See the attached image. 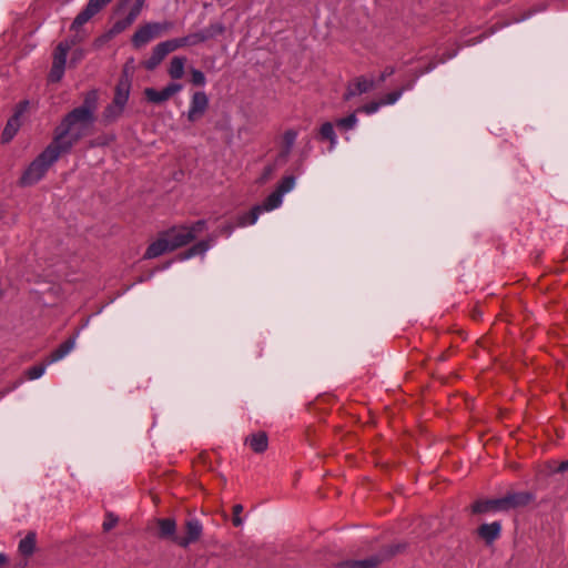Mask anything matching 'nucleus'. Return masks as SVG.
Wrapping results in <instances>:
<instances>
[{"instance_id": "obj_1", "label": "nucleus", "mask_w": 568, "mask_h": 568, "mask_svg": "<svg viewBox=\"0 0 568 568\" xmlns=\"http://www.w3.org/2000/svg\"><path fill=\"white\" fill-rule=\"evenodd\" d=\"M98 100L97 90L88 91L83 103L64 114L55 126L51 143L63 154L70 153L80 140L91 133L97 120Z\"/></svg>"}, {"instance_id": "obj_2", "label": "nucleus", "mask_w": 568, "mask_h": 568, "mask_svg": "<svg viewBox=\"0 0 568 568\" xmlns=\"http://www.w3.org/2000/svg\"><path fill=\"white\" fill-rule=\"evenodd\" d=\"M195 240L189 226L180 225L173 226L164 232H161L156 241L152 242L145 250L144 258L151 260L161 256L164 253L175 251L183 247Z\"/></svg>"}, {"instance_id": "obj_3", "label": "nucleus", "mask_w": 568, "mask_h": 568, "mask_svg": "<svg viewBox=\"0 0 568 568\" xmlns=\"http://www.w3.org/2000/svg\"><path fill=\"white\" fill-rule=\"evenodd\" d=\"M62 154L55 145L50 143L23 171L19 185L26 187L37 184Z\"/></svg>"}, {"instance_id": "obj_4", "label": "nucleus", "mask_w": 568, "mask_h": 568, "mask_svg": "<svg viewBox=\"0 0 568 568\" xmlns=\"http://www.w3.org/2000/svg\"><path fill=\"white\" fill-rule=\"evenodd\" d=\"M405 548L404 545H390L381 550L379 554L373 555L362 560H344L338 562L335 568H377L383 561L392 558Z\"/></svg>"}, {"instance_id": "obj_5", "label": "nucleus", "mask_w": 568, "mask_h": 568, "mask_svg": "<svg viewBox=\"0 0 568 568\" xmlns=\"http://www.w3.org/2000/svg\"><path fill=\"white\" fill-rule=\"evenodd\" d=\"M81 39L77 40L73 39L71 41L64 40L61 41L53 52V61L52 67L49 73V81L50 82H59L64 74L65 70V63H67V55L70 51L71 47L75 44L77 41H80Z\"/></svg>"}, {"instance_id": "obj_6", "label": "nucleus", "mask_w": 568, "mask_h": 568, "mask_svg": "<svg viewBox=\"0 0 568 568\" xmlns=\"http://www.w3.org/2000/svg\"><path fill=\"white\" fill-rule=\"evenodd\" d=\"M170 28V23L164 22H152L146 23L142 27H140L132 37V44L134 48L139 49L150 41H152L154 38L161 36L163 32H165Z\"/></svg>"}, {"instance_id": "obj_7", "label": "nucleus", "mask_w": 568, "mask_h": 568, "mask_svg": "<svg viewBox=\"0 0 568 568\" xmlns=\"http://www.w3.org/2000/svg\"><path fill=\"white\" fill-rule=\"evenodd\" d=\"M112 0H89L84 9H82L74 18L71 30L78 31L84 23L99 13Z\"/></svg>"}, {"instance_id": "obj_8", "label": "nucleus", "mask_w": 568, "mask_h": 568, "mask_svg": "<svg viewBox=\"0 0 568 568\" xmlns=\"http://www.w3.org/2000/svg\"><path fill=\"white\" fill-rule=\"evenodd\" d=\"M182 89L183 85L181 83L171 82L160 91L154 88H145L143 93L148 102L161 104L182 91Z\"/></svg>"}, {"instance_id": "obj_9", "label": "nucleus", "mask_w": 568, "mask_h": 568, "mask_svg": "<svg viewBox=\"0 0 568 568\" xmlns=\"http://www.w3.org/2000/svg\"><path fill=\"white\" fill-rule=\"evenodd\" d=\"M203 527L199 519L190 518L185 521V536L175 539V544L182 548H187L191 544L197 541L202 536Z\"/></svg>"}, {"instance_id": "obj_10", "label": "nucleus", "mask_w": 568, "mask_h": 568, "mask_svg": "<svg viewBox=\"0 0 568 568\" xmlns=\"http://www.w3.org/2000/svg\"><path fill=\"white\" fill-rule=\"evenodd\" d=\"M209 108V98L205 92L196 91L191 98L190 108L187 111V120L195 122L202 118Z\"/></svg>"}, {"instance_id": "obj_11", "label": "nucleus", "mask_w": 568, "mask_h": 568, "mask_svg": "<svg viewBox=\"0 0 568 568\" xmlns=\"http://www.w3.org/2000/svg\"><path fill=\"white\" fill-rule=\"evenodd\" d=\"M536 496L530 491H511L503 497L506 511L528 506Z\"/></svg>"}, {"instance_id": "obj_12", "label": "nucleus", "mask_w": 568, "mask_h": 568, "mask_svg": "<svg viewBox=\"0 0 568 568\" xmlns=\"http://www.w3.org/2000/svg\"><path fill=\"white\" fill-rule=\"evenodd\" d=\"M506 511L503 497L495 499H478L471 505L473 514Z\"/></svg>"}, {"instance_id": "obj_13", "label": "nucleus", "mask_w": 568, "mask_h": 568, "mask_svg": "<svg viewBox=\"0 0 568 568\" xmlns=\"http://www.w3.org/2000/svg\"><path fill=\"white\" fill-rule=\"evenodd\" d=\"M130 89H131V80H130L126 71L124 70L123 74L119 79V82L115 87V92H114L112 102H114L115 104H118L124 109L125 104L129 100Z\"/></svg>"}, {"instance_id": "obj_14", "label": "nucleus", "mask_w": 568, "mask_h": 568, "mask_svg": "<svg viewBox=\"0 0 568 568\" xmlns=\"http://www.w3.org/2000/svg\"><path fill=\"white\" fill-rule=\"evenodd\" d=\"M374 88V81L367 80L365 77H358L348 84L347 90L344 94V100L348 101L352 98L366 93Z\"/></svg>"}, {"instance_id": "obj_15", "label": "nucleus", "mask_w": 568, "mask_h": 568, "mask_svg": "<svg viewBox=\"0 0 568 568\" xmlns=\"http://www.w3.org/2000/svg\"><path fill=\"white\" fill-rule=\"evenodd\" d=\"M477 534L486 545H491L500 537L501 524L500 521H493L490 524H483L477 528Z\"/></svg>"}, {"instance_id": "obj_16", "label": "nucleus", "mask_w": 568, "mask_h": 568, "mask_svg": "<svg viewBox=\"0 0 568 568\" xmlns=\"http://www.w3.org/2000/svg\"><path fill=\"white\" fill-rule=\"evenodd\" d=\"M158 537L161 539H170L175 544V539L179 538L176 535V521L173 518H158Z\"/></svg>"}, {"instance_id": "obj_17", "label": "nucleus", "mask_w": 568, "mask_h": 568, "mask_svg": "<svg viewBox=\"0 0 568 568\" xmlns=\"http://www.w3.org/2000/svg\"><path fill=\"white\" fill-rule=\"evenodd\" d=\"M77 335L70 336L62 344H60L54 351H52L45 358L47 364H53L63 357H65L75 346Z\"/></svg>"}, {"instance_id": "obj_18", "label": "nucleus", "mask_w": 568, "mask_h": 568, "mask_svg": "<svg viewBox=\"0 0 568 568\" xmlns=\"http://www.w3.org/2000/svg\"><path fill=\"white\" fill-rule=\"evenodd\" d=\"M21 111H16L14 114L7 121V124L1 134V142L9 143L18 133L21 126Z\"/></svg>"}, {"instance_id": "obj_19", "label": "nucleus", "mask_w": 568, "mask_h": 568, "mask_svg": "<svg viewBox=\"0 0 568 568\" xmlns=\"http://www.w3.org/2000/svg\"><path fill=\"white\" fill-rule=\"evenodd\" d=\"M245 444H247L254 453L262 454L268 447V437L265 432H257L247 436Z\"/></svg>"}, {"instance_id": "obj_20", "label": "nucleus", "mask_w": 568, "mask_h": 568, "mask_svg": "<svg viewBox=\"0 0 568 568\" xmlns=\"http://www.w3.org/2000/svg\"><path fill=\"white\" fill-rule=\"evenodd\" d=\"M168 54L169 53L160 42L153 48L151 57L143 62L144 68L149 71L154 70Z\"/></svg>"}, {"instance_id": "obj_21", "label": "nucleus", "mask_w": 568, "mask_h": 568, "mask_svg": "<svg viewBox=\"0 0 568 568\" xmlns=\"http://www.w3.org/2000/svg\"><path fill=\"white\" fill-rule=\"evenodd\" d=\"M187 59L185 57H173L168 68V74L172 80H180L184 75L185 64Z\"/></svg>"}, {"instance_id": "obj_22", "label": "nucleus", "mask_w": 568, "mask_h": 568, "mask_svg": "<svg viewBox=\"0 0 568 568\" xmlns=\"http://www.w3.org/2000/svg\"><path fill=\"white\" fill-rule=\"evenodd\" d=\"M37 545V535L34 531H29L27 536L19 541V552L23 557H30L33 555Z\"/></svg>"}, {"instance_id": "obj_23", "label": "nucleus", "mask_w": 568, "mask_h": 568, "mask_svg": "<svg viewBox=\"0 0 568 568\" xmlns=\"http://www.w3.org/2000/svg\"><path fill=\"white\" fill-rule=\"evenodd\" d=\"M225 31V27L221 22L211 23L207 28L197 31L201 43L214 39Z\"/></svg>"}, {"instance_id": "obj_24", "label": "nucleus", "mask_w": 568, "mask_h": 568, "mask_svg": "<svg viewBox=\"0 0 568 568\" xmlns=\"http://www.w3.org/2000/svg\"><path fill=\"white\" fill-rule=\"evenodd\" d=\"M209 248H210L209 241H200V242L195 243L194 245H192L186 251L180 253L178 257L180 261H185V260H189L196 255H204Z\"/></svg>"}, {"instance_id": "obj_25", "label": "nucleus", "mask_w": 568, "mask_h": 568, "mask_svg": "<svg viewBox=\"0 0 568 568\" xmlns=\"http://www.w3.org/2000/svg\"><path fill=\"white\" fill-rule=\"evenodd\" d=\"M262 213V207L261 206H253L251 209V211L246 212V213H243L241 215L237 216L236 219V226L239 227H244L246 225H253L256 223L258 216L261 215Z\"/></svg>"}, {"instance_id": "obj_26", "label": "nucleus", "mask_w": 568, "mask_h": 568, "mask_svg": "<svg viewBox=\"0 0 568 568\" xmlns=\"http://www.w3.org/2000/svg\"><path fill=\"white\" fill-rule=\"evenodd\" d=\"M320 139L329 141V151H333L337 144V136L331 122H325L320 128Z\"/></svg>"}, {"instance_id": "obj_27", "label": "nucleus", "mask_w": 568, "mask_h": 568, "mask_svg": "<svg viewBox=\"0 0 568 568\" xmlns=\"http://www.w3.org/2000/svg\"><path fill=\"white\" fill-rule=\"evenodd\" d=\"M297 139V131L290 129L286 130L283 134V146L281 151V155L286 158L292 152V149L295 144V141Z\"/></svg>"}, {"instance_id": "obj_28", "label": "nucleus", "mask_w": 568, "mask_h": 568, "mask_svg": "<svg viewBox=\"0 0 568 568\" xmlns=\"http://www.w3.org/2000/svg\"><path fill=\"white\" fill-rule=\"evenodd\" d=\"M282 202L283 195L277 190H275L258 206L262 207L263 213L277 209L282 204Z\"/></svg>"}, {"instance_id": "obj_29", "label": "nucleus", "mask_w": 568, "mask_h": 568, "mask_svg": "<svg viewBox=\"0 0 568 568\" xmlns=\"http://www.w3.org/2000/svg\"><path fill=\"white\" fill-rule=\"evenodd\" d=\"M124 109L120 105L115 104L114 102L110 103L105 106L103 111V119L106 122H114L116 119L121 116Z\"/></svg>"}, {"instance_id": "obj_30", "label": "nucleus", "mask_w": 568, "mask_h": 568, "mask_svg": "<svg viewBox=\"0 0 568 568\" xmlns=\"http://www.w3.org/2000/svg\"><path fill=\"white\" fill-rule=\"evenodd\" d=\"M357 124L356 112L351 113L349 115L336 120V126L339 130L349 131L353 130Z\"/></svg>"}, {"instance_id": "obj_31", "label": "nucleus", "mask_w": 568, "mask_h": 568, "mask_svg": "<svg viewBox=\"0 0 568 568\" xmlns=\"http://www.w3.org/2000/svg\"><path fill=\"white\" fill-rule=\"evenodd\" d=\"M48 365L49 364H47V358H45L41 364L29 367L26 373L27 377L31 381L41 377L44 374Z\"/></svg>"}, {"instance_id": "obj_32", "label": "nucleus", "mask_w": 568, "mask_h": 568, "mask_svg": "<svg viewBox=\"0 0 568 568\" xmlns=\"http://www.w3.org/2000/svg\"><path fill=\"white\" fill-rule=\"evenodd\" d=\"M168 53H171L180 48L186 47L184 37L170 39L161 42Z\"/></svg>"}, {"instance_id": "obj_33", "label": "nucleus", "mask_w": 568, "mask_h": 568, "mask_svg": "<svg viewBox=\"0 0 568 568\" xmlns=\"http://www.w3.org/2000/svg\"><path fill=\"white\" fill-rule=\"evenodd\" d=\"M295 186V178L293 175L284 176L278 183L276 190L284 195L285 193L292 191Z\"/></svg>"}, {"instance_id": "obj_34", "label": "nucleus", "mask_w": 568, "mask_h": 568, "mask_svg": "<svg viewBox=\"0 0 568 568\" xmlns=\"http://www.w3.org/2000/svg\"><path fill=\"white\" fill-rule=\"evenodd\" d=\"M404 89H398L396 91L389 92L385 94L379 101L382 105L394 104L403 94Z\"/></svg>"}, {"instance_id": "obj_35", "label": "nucleus", "mask_w": 568, "mask_h": 568, "mask_svg": "<svg viewBox=\"0 0 568 568\" xmlns=\"http://www.w3.org/2000/svg\"><path fill=\"white\" fill-rule=\"evenodd\" d=\"M191 82L196 87H203L206 82L205 75L202 71L192 68L191 71Z\"/></svg>"}, {"instance_id": "obj_36", "label": "nucleus", "mask_w": 568, "mask_h": 568, "mask_svg": "<svg viewBox=\"0 0 568 568\" xmlns=\"http://www.w3.org/2000/svg\"><path fill=\"white\" fill-rule=\"evenodd\" d=\"M381 106H382L381 101H373V102L366 103L363 106L358 108L356 112L373 114V113L377 112Z\"/></svg>"}, {"instance_id": "obj_37", "label": "nucleus", "mask_w": 568, "mask_h": 568, "mask_svg": "<svg viewBox=\"0 0 568 568\" xmlns=\"http://www.w3.org/2000/svg\"><path fill=\"white\" fill-rule=\"evenodd\" d=\"M132 23H129L126 18L118 20L114 22L112 28L110 29L111 34H119L123 32L126 28H129Z\"/></svg>"}, {"instance_id": "obj_38", "label": "nucleus", "mask_w": 568, "mask_h": 568, "mask_svg": "<svg viewBox=\"0 0 568 568\" xmlns=\"http://www.w3.org/2000/svg\"><path fill=\"white\" fill-rule=\"evenodd\" d=\"M142 3L138 2L131 8L130 12L125 17L129 23H133L135 19L139 17L142 8Z\"/></svg>"}, {"instance_id": "obj_39", "label": "nucleus", "mask_w": 568, "mask_h": 568, "mask_svg": "<svg viewBox=\"0 0 568 568\" xmlns=\"http://www.w3.org/2000/svg\"><path fill=\"white\" fill-rule=\"evenodd\" d=\"M243 511V506L241 504H236L233 506V525L235 527H240L243 523L240 514Z\"/></svg>"}, {"instance_id": "obj_40", "label": "nucleus", "mask_w": 568, "mask_h": 568, "mask_svg": "<svg viewBox=\"0 0 568 568\" xmlns=\"http://www.w3.org/2000/svg\"><path fill=\"white\" fill-rule=\"evenodd\" d=\"M206 229V221L205 220H199L195 223H193L191 226H189V231H192V234L196 236L197 233L204 231Z\"/></svg>"}, {"instance_id": "obj_41", "label": "nucleus", "mask_w": 568, "mask_h": 568, "mask_svg": "<svg viewBox=\"0 0 568 568\" xmlns=\"http://www.w3.org/2000/svg\"><path fill=\"white\" fill-rule=\"evenodd\" d=\"M184 41H185L186 47L196 45V44L201 43L197 32L190 33V34L185 36Z\"/></svg>"}, {"instance_id": "obj_42", "label": "nucleus", "mask_w": 568, "mask_h": 568, "mask_svg": "<svg viewBox=\"0 0 568 568\" xmlns=\"http://www.w3.org/2000/svg\"><path fill=\"white\" fill-rule=\"evenodd\" d=\"M118 523V518L113 515H108L106 519L103 523V530L109 531L111 530Z\"/></svg>"}, {"instance_id": "obj_43", "label": "nucleus", "mask_w": 568, "mask_h": 568, "mask_svg": "<svg viewBox=\"0 0 568 568\" xmlns=\"http://www.w3.org/2000/svg\"><path fill=\"white\" fill-rule=\"evenodd\" d=\"M395 73L394 67H386L384 71L381 73L379 81L384 82L388 77Z\"/></svg>"}, {"instance_id": "obj_44", "label": "nucleus", "mask_w": 568, "mask_h": 568, "mask_svg": "<svg viewBox=\"0 0 568 568\" xmlns=\"http://www.w3.org/2000/svg\"><path fill=\"white\" fill-rule=\"evenodd\" d=\"M234 227L235 226L233 224L227 223L220 229V233L225 235L226 237H230L234 231Z\"/></svg>"}, {"instance_id": "obj_45", "label": "nucleus", "mask_w": 568, "mask_h": 568, "mask_svg": "<svg viewBox=\"0 0 568 568\" xmlns=\"http://www.w3.org/2000/svg\"><path fill=\"white\" fill-rule=\"evenodd\" d=\"M565 471H568V460L561 462L556 469V473H565Z\"/></svg>"}, {"instance_id": "obj_46", "label": "nucleus", "mask_w": 568, "mask_h": 568, "mask_svg": "<svg viewBox=\"0 0 568 568\" xmlns=\"http://www.w3.org/2000/svg\"><path fill=\"white\" fill-rule=\"evenodd\" d=\"M29 102L28 101H22L18 104L17 106V110L16 111H21V115L23 114V112L27 110V106H28Z\"/></svg>"}, {"instance_id": "obj_47", "label": "nucleus", "mask_w": 568, "mask_h": 568, "mask_svg": "<svg viewBox=\"0 0 568 568\" xmlns=\"http://www.w3.org/2000/svg\"><path fill=\"white\" fill-rule=\"evenodd\" d=\"M7 562H8L7 555H4L3 552H0V568L3 567L4 565H7Z\"/></svg>"}, {"instance_id": "obj_48", "label": "nucleus", "mask_w": 568, "mask_h": 568, "mask_svg": "<svg viewBox=\"0 0 568 568\" xmlns=\"http://www.w3.org/2000/svg\"><path fill=\"white\" fill-rule=\"evenodd\" d=\"M14 387H16V386H11V387H10V390H13V389H14ZM8 393H9V389H3V390H1V392H0V396H1V398H2L3 396H6Z\"/></svg>"}, {"instance_id": "obj_49", "label": "nucleus", "mask_w": 568, "mask_h": 568, "mask_svg": "<svg viewBox=\"0 0 568 568\" xmlns=\"http://www.w3.org/2000/svg\"><path fill=\"white\" fill-rule=\"evenodd\" d=\"M14 387H16V386H11V387H10V390H13V389H14ZM8 393H9V389H3V390H1V392H0V396H1V398H2L3 396H6Z\"/></svg>"}, {"instance_id": "obj_50", "label": "nucleus", "mask_w": 568, "mask_h": 568, "mask_svg": "<svg viewBox=\"0 0 568 568\" xmlns=\"http://www.w3.org/2000/svg\"><path fill=\"white\" fill-rule=\"evenodd\" d=\"M413 85H414V82H409L405 87H403L402 89H404V91L410 90L413 88Z\"/></svg>"}, {"instance_id": "obj_51", "label": "nucleus", "mask_w": 568, "mask_h": 568, "mask_svg": "<svg viewBox=\"0 0 568 568\" xmlns=\"http://www.w3.org/2000/svg\"><path fill=\"white\" fill-rule=\"evenodd\" d=\"M27 564H28L27 560H24V561L18 564V566L16 568H24L27 566Z\"/></svg>"}, {"instance_id": "obj_52", "label": "nucleus", "mask_w": 568, "mask_h": 568, "mask_svg": "<svg viewBox=\"0 0 568 568\" xmlns=\"http://www.w3.org/2000/svg\"><path fill=\"white\" fill-rule=\"evenodd\" d=\"M136 1L143 4V2H144L145 0H136Z\"/></svg>"}]
</instances>
